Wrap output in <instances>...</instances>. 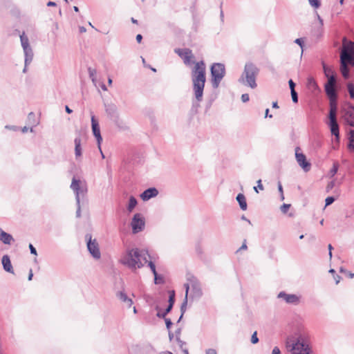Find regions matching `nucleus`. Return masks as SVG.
<instances>
[{
  "mask_svg": "<svg viewBox=\"0 0 354 354\" xmlns=\"http://www.w3.org/2000/svg\"><path fill=\"white\" fill-rule=\"evenodd\" d=\"M164 278L161 275H158V273L154 275V283L156 284H162L164 283Z\"/></svg>",
  "mask_w": 354,
  "mask_h": 354,
  "instance_id": "f704fd0d",
  "label": "nucleus"
},
{
  "mask_svg": "<svg viewBox=\"0 0 354 354\" xmlns=\"http://www.w3.org/2000/svg\"><path fill=\"white\" fill-rule=\"evenodd\" d=\"M340 71L342 74V76L345 79H348L349 77V69L348 68V65L341 64L340 65Z\"/></svg>",
  "mask_w": 354,
  "mask_h": 354,
  "instance_id": "7c9ffc66",
  "label": "nucleus"
},
{
  "mask_svg": "<svg viewBox=\"0 0 354 354\" xmlns=\"http://www.w3.org/2000/svg\"><path fill=\"white\" fill-rule=\"evenodd\" d=\"M259 73V69L252 63H247L244 71L239 81L241 84L255 88L257 86L256 78Z\"/></svg>",
  "mask_w": 354,
  "mask_h": 354,
  "instance_id": "7ed1b4c3",
  "label": "nucleus"
},
{
  "mask_svg": "<svg viewBox=\"0 0 354 354\" xmlns=\"http://www.w3.org/2000/svg\"><path fill=\"white\" fill-rule=\"evenodd\" d=\"M258 189H261V190H263V186L261 184V180H259L257 181V187H254V191L258 193L259 191H258Z\"/></svg>",
  "mask_w": 354,
  "mask_h": 354,
  "instance_id": "c03bdc74",
  "label": "nucleus"
},
{
  "mask_svg": "<svg viewBox=\"0 0 354 354\" xmlns=\"http://www.w3.org/2000/svg\"><path fill=\"white\" fill-rule=\"evenodd\" d=\"M291 354H310L309 345L301 339H297L290 350Z\"/></svg>",
  "mask_w": 354,
  "mask_h": 354,
  "instance_id": "6e6552de",
  "label": "nucleus"
},
{
  "mask_svg": "<svg viewBox=\"0 0 354 354\" xmlns=\"http://www.w3.org/2000/svg\"><path fill=\"white\" fill-rule=\"evenodd\" d=\"M300 149L297 147L295 149V158L299 165L305 171H308L311 168V165L306 160V156L299 152Z\"/></svg>",
  "mask_w": 354,
  "mask_h": 354,
  "instance_id": "9b49d317",
  "label": "nucleus"
},
{
  "mask_svg": "<svg viewBox=\"0 0 354 354\" xmlns=\"http://www.w3.org/2000/svg\"><path fill=\"white\" fill-rule=\"evenodd\" d=\"M206 66L203 61L195 64L192 71L193 91L197 101L203 100V90L206 82Z\"/></svg>",
  "mask_w": 354,
  "mask_h": 354,
  "instance_id": "f03ea898",
  "label": "nucleus"
},
{
  "mask_svg": "<svg viewBox=\"0 0 354 354\" xmlns=\"http://www.w3.org/2000/svg\"><path fill=\"white\" fill-rule=\"evenodd\" d=\"M335 201V198L333 197V196H328L326 198L325 200V205L326 206H328V205H330V204H332L333 202Z\"/></svg>",
  "mask_w": 354,
  "mask_h": 354,
  "instance_id": "37998d69",
  "label": "nucleus"
},
{
  "mask_svg": "<svg viewBox=\"0 0 354 354\" xmlns=\"http://www.w3.org/2000/svg\"><path fill=\"white\" fill-rule=\"evenodd\" d=\"M322 65L324 74L326 77L331 76L332 74H334V71L331 67L326 66L324 63H322Z\"/></svg>",
  "mask_w": 354,
  "mask_h": 354,
  "instance_id": "2f4dec72",
  "label": "nucleus"
},
{
  "mask_svg": "<svg viewBox=\"0 0 354 354\" xmlns=\"http://www.w3.org/2000/svg\"><path fill=\"white\" fill-rule=\"evenodd\" d=\"M142 39V36L140 34L137 35V36H136V41L138 43H140Z\"/></svg>",
  "mask_w": 354,
  "mask_h": 354,
  "instance_id": "4d7b16f0",
  "label": "nucleus"
},
{
  "mask_svg": "<svg viewBox=\"0 0 354 354\" xmlns=\"http://www.w3.org/2000/svg\"><path fill=\"white\" fill-rule=\"evenodd\" d=\"M151 258L147 250L132 248L127 250L120 259V262L132 270L141 268Z\"/></svg>",
  "mask_w": 354,
  "mask_h": 354,
  "instance_id": "f257e3e1",
  "label": "nucleus"
},
{
  "mask_svg": "<svg viewBox=\"0 0 354 354\" xmlns=\"http://www.w3.org/2000/svg\"><path fill=\"white\" fill-rule=\"evenodd\" d=\"M317 17L318 21L320 23V25L323 26V19L320 17V16L317 13Z\"/></svg>",
  "mask_w": 354,
  "mask_h": 354,
  "instance_id": "e2e57ef3",
  "label": "nucleus"
},
{
  "mask_svg": "<svg viewBox=\"0 0 354 354\" xmlns=\"http://www.w3.org/2000/svg\"><path fill=\"white\" fill-rule=\"evenodd\" d=\"M341 64L354 66V43L344 44L340 55Z\"/></svg>",
  "mask_w": 354,
  "mask_h": 354,
  "instance_id": "423d86ee",
  "label": "nucleus"
},
{
  "mask_svg": "<svg viewBox=\"0 0 354 354\" xmlns=\"http://www.w3.org/2000/svg\"><path fill=\"white\" fill-rule=\"evenodd\" d=\"M290 207V204H286V203H283L281 207H280V209L282 213L283 214H286L287 213V212L288 211L289 208Z\"/></svg>",
  "mask_w": 354,
  "mask_h": 354,
  "instance_id": "ea45409f",
  "label": "nucleus"
},
{
  "mask_svg": "<svg viewBox=\"0 0 354 354\" xmlns=\"http://www.w3.org/2000/svg\"><path fill=\"white\" fill-rule=\"evenodd\" d=\"M118 297L126 304L127 308H130L133 305V301L131 299L129 298L127 294L124 292H119L118 293Z\"/></svg>",
  "mask_w": 354,
  "mask_h": 354,
  "instance_id": "5701e85b",
  "label": "nucleus"
},
{
  "mask_svg": "<svg viewBox=\"0 0 354 354\" xmlns=\"http://www.w3.org/2000/svg\"><path fill=\"white\" fill-rule=\"evenodd\" d=\"M337 170H338V165L334 164L333 168L330 170L331 174L333 176H334L337 172Z\"/></svg>",
  "mask_w": 354,
  "mask_h": 354,
  "instance_id": "09e8293b",
  "label": "nucleus"
},
{
  "mask_svg": "<svg viewBox=\"0 0 354 354\" xmlns=\"http://www.w3.org/2000/svg\"><path fill=\"white\" fill-rule=\"evenodd\" d=\"M86 239L87 240V248L90 254L95 259H100L101 253L96 239H92V236L89 234L86 235Z\"/></svg>",
  "mask_w": 354,
  "mask_h": 354,
  "instance_id": "1a4fd4ad",
  "label": "nucleus"
},
{
  "mask_svg": "<svg viewBox=\"0 0 354 354\" xmlns=\"http://www.w3.org/2000/svg\"><path fill=\"white\" fill-rule=\"evenodd\" d=\"M175 53L183 59L186 65L190 64L194 58L193 53L189 48H176L175 49Z\"/></svg>",
  "mask_w": 354,
  "mask_h": 354,
  "instance_id": "f8f14e48",
  "label": "nucleus"
},
{
  "mask_svg": "<svg viewBox=\"0 0 354 354\" xmlns=\"http://www.w3.org/2000/svg\"><path fill=\"white\" fill-rule=\"evenodd\" d=\"M174 297H175L174 291H171L170 292V295L169 297V306L165 309V313L158 312L157 313V317H158L160 318H165V317L167 315V314L171 311V310L173 307V305L174 304V301H175Z\"/></svg>",
  "mask_w": 354,
  "mask_h": 354,
  "instance_id": "aec40b11",
  "label": "nucleus"
},
{
  "mask_svg": "<svg viewBox=\"0 0 354 354\" xmlns=\"http://www.w3.org/2000/svg\"><path fill=\"white\" fill-rule=\"evenodd\" d=\"M272 354H281L280 349L277 346L274 347Z\"/></svg>",
  "mask_w": 354,
  "mask_h": 354,
  "instance_id": "5fc2aeb1",
  "label": "nucleus"
},
{
  "mask_svg": "<svg viewBox=\"0 0 354 354\" xmlns=\"http://www.w3.org/2000/svg\"><path fill=\"white\" fill-rule=\"evenodd\" d=\"M28 121L30 124H32L33 127L37 125L38 122L35 120V115L33 112H30L28 115Z\"/></svg>",
  "mask_w": 354,
  "mask_h": 354,
  "instance_id": "473e14b6",
  "label": "nucleus"
},
{
  "mask_svg": "<svg viewBox=\"0 0 354 354\" xmlns=\"http://www.w3.org/2000/svg\"><path fill=\"white\" fill-rule=\"evenodd\" d=\"M32 277H33L32 270L30 269L29 275H28V280L29 281L32 280Z\"/></svg>",
  "mask_w": 354,
  "mask_h": 354,
  "instance_id": "680f3d73",
  "label": "nucleus"
},
{
  "mask_svg": "<svg viewBox=\"0 0 354 354\" xmlns=\"http://www.w3.org/2000/svg\"><path fill=\"white\" fill-rule=\"evenodd\" d=\"M185 300L183 301V303L181 305V308H180V310H181V315L178 319V322L180 320V319L183 317V315L184 314V313L185 312V309H186V306H187V295H188V292H189V284H185Z\"/></svg>",
  "mask_w": 354,
  "mask_h": 354,
  "instance_id": "a878e982",
  "label": "nucleus"
},
{
  "mask_svg": "<svg viewBox=\"0 0 354 354\" xmlns=\"http://www.w3.org/2000/svg\"><path fill=\"white\" fill-rule=\"evenodd\" d=\"M70 187L75 195L76 203H81V200L84 202L86 199L88 187L85 181L73 177Z\"/></svg>",
  "mask_w": 354,
  "mask_h": 354,
  "instance_id": "20e7f679",
  "label": "nucleus"
},
{
  "mask_svg": "<svg viewBox=\"0 0 354 354\" xmlns=\"http://www.w3.org/2000/svg\"><path fill=\"white\" fill-rule=\"evenodd\" d=\"M105 111L112 120L118 118V109L114 104H105Z\"/></svg>",
  "mask_w": 354,
  "mask_h": 354,
  "instance_id": "6ab92c4d",
  "label": "nucleus"
},
{
  "mask_svg": "<svg viewBox=\"0 0 354 354\" xmlns=\"http://www.w3.org/2000/svg\"><path fill=\"white\" fill-rule=\"evenodd\" d=\"M336 113H337V107H335L334 105H332L331 109H330L329 111V127L330 129V132L332 135L335 136V141L337 142H339V125L337 124V118H336Z\"/></svg>",
  "mask_w": 354,
  "mask_h": 354,
  "instance_id": "0eeeda50",
  "label": "nucleus"
},
{
  "mask_svg": "<svg viewBox=\"0 0 354 354\" xmlns=\"http://www.w3.org/2000/svg\"><path fill=\"white\" fill-rule=\"evenodd\" d=\"M251 342L254 344L259 342V338L257 337V331L254 332V333L252 335Z\"/></svg>",
  "mask_w": 354,
  "mask_h": 354,
  "instance_id": "a19ab883",
  "label": "nucleus"
},
{
  "mask_svg": "<svg viewBox=\"0 0 354 354\" xmlns=\"http://www.w3.org/2000/svg\"><path fill=\"white\" fill-rule=\"evenodd\" d=\"M325 91L330 99V109H331L332 105H334L335 107H337L336 99H337V93L335 88V85L326 84L325 85Z\"/></svg>",
  "mask_w": 354,
  "mask_h": 354,
  "instance_id": "4468645a",
  "label": "nucleus"
},
{
  "mask_svg": "<svg viewBox=\"0 0 354 354\" xmlns=\"http://www.w3.org/2000/svg\"><path fill=\"white\" fill-rule=\"evenodd\" d=\"M350 134L348 148L354 151V130H351Z\"/></svg>",
  "mask_w": 354,
  "mask_h": 354,
  "instance_id": "72a5a7b5",
  "label": "nucleus"
},
{
  "mask_svg": "<svg viewBox=\"0 0 354 354\" xmlns=\"http://www.w3.org/2000/svg\"><path fill=\"white\" fill-rule=\"evenodd\" d=\"M145 219L141 214H134L131 222V226L133 234H137L143 230L145 227Z\"/></svg>",
  "mask_w": 354,
  "mask_h": 354,
  "instance_id": "9d476101",
  "label": "nucleus"
},
{
  "mask_svg": "<svg viewBox=\"0 0 354 354\" xmlns=\"http://www.w3.org/2000/svg\"><path fill=\"white\" fill-rule=\"evenodd\" d=\"M158 194V191L155 187H151L145 190L141 194L140 198L142 201H147L151 198L156 197Z\"/></svg>",
  "mask_w": 354,
  "mask_h": 354,
  "instance_id": "a211bd4d",
  "label": "nucleus"
},
{
  "mask_svg": "<svg viewBox=\"0 0 354 354\" xmlns=\"http://www.w3.org/2000/svg\"><path fill=\"white\" fill-rule=\"evenodd\" d=\"M328 82L326 84L335 85L336 80L334 74H332L331 76L327 77Z\"/></svg>",
  "mask_w": 354,
  "mask_h": 354,
  "instance_id": "4c0bfd02",
  "label": "nucleus"
},
{
  "mask_svg": "<svg viewBox=\"0 0 354 354\" xmlns=\"http://www.w3.org/2000/svg\"><path fill=\"white\" fill-rule=\"evenodd\" d=\"M308 2H309V4L315 8H318L321 6V3H320L319 0H308Z\"/></svg>",
  "mask_w": 354,
  "mask_h": 354,
  "instance_id": "e433bc0d",
  "label": "nucleus"
},
{
  "mask_svg": "<svg viewBox=\"0 0 354 354\" xmlns=\"http://www.w3.org/2000/svg\"><path fill=\"white\" fill-rule=\"evenodd\" d=\"M278 298L283 299L287 304H297L299 302V297L294 294H287L285 292H280Z\"/></svg>",
  "mask_w": 354,
  "mask_h": 354,
  "instance_id": "dca6fc26",
  "label": "nucleus"
},
{
  "mask_svg": "<svg viewBox=\"0 0 354 354\" xmlns=\"http://www.w3.org/2000/svg\"><path fill=\"white\" fill-rule=\"evenodd\" d=\"M91 127L93 133L97 140V144L100 146L102 141V138L100 133V129L97 120L95 118L94 115H91Z\"/></svg>",
  "mask_w": 354,
  "mask_h": 354,
  "instance_id": "ddd939ff",
  "label": "nucleus"
},
{
  "mask_svg": "<svg viewBox=\"0 0 354 354\" xmlns=\"http://www.w3.org/2000/svg\"><path fill=\"white\" fill-rule=\"evenodd\" d=\"M65 110L68 113H71L73 112L72 109H71L68 106H65Z\"/></svg>",
  "mask_w": 354,
  "mask_h": 354,
  "instance_id": "0e129e2a",
  "label": "nucleus"
},
{
  "mask_svg": "<svg viewBox=\"0 0 354 354\" xmlns=\"http://www.w3.org/2000/svg\"><path fill=\"white\" fill-rule=\"evenodd\" d=\"M148 266L150 268L151 272H153V275L157 274L156 270V266L151 261H148L147 262Z\"/></svg>",
  "mask_w": 354,
  "mask_h": 354,
  "instance_id": "58836bf2",
  "label": "nucleus"
},
{
  "mask_svg": "<svg viewBox=\"0 0 354 354\" xmlns=\"http://www.w3.org/2000/svg\"><path fill=\"white\" fill-rule=\"evenodd\" d=\"M187 284L189 285V288H191L192 289L194 295L195 297H201V296L202 291H201L200 284L194 277L189 279V283H187Z\"/></svg>",
  "mask_w": 354,
  "mask_h": 354,
  "instance_id": "f3484780",
  "label": "nucleus"
},
{
  "mask_svg": "<svg viewBox=\"0 0 354 354\" xmlns=\"http://www.w3.org/2000/svg\"><path fill=\"white\" fill-rule=\"evenodd\" d=\"M343 117L346 122L351 126L354 127V106H348L343 109Z\"/></svg>",
  "mask_w": 354,
  "mask_h": 354,
  "instance_id": "2eb2a0df",
  "label": "nucleus"
},
{
  "mask_svg": "<svg viewBox=\"0 0 354 354\" xmlns=\"http://www.w3.org/2000/svg\"><path fill=\"white\" fill-rule=\"evenodd\" d=\"M206 354H217L215 349L209 348L206 351Z\"/></svg>",
  "mask_w": 354,
  "mask_h": 354,
  "instance_id": "6e6d98bb",
  "label": "nucleus"
},
{
  "mask_svg": "<svg viewBox=\"0 0 354 354\" xmlns=\"http://www.w3.org/2000/svg\"><path fill=\"white\" fill-rule=\"evenodd\" d=\"M23 50H24V55H25V64H26V66H28L32 61L33 52H32L31 47L24 48Z\"/></svg>",
  "mask_w": 354,
  "mask_h": 354,
  "instance_id": "b1692460",
  "label": "nucleus"
},
{
  "mask_svg": "<svg viewBox=\"0 0 354 354\" xmlns=\"http://www.w3.org/2000/svg\"><path fill=\"white\" fill-rule=\"evenodd\" d=\"M176 340L178 342V343H179V344H180V346L181 347H182V346H183V345L185 344L183 341H181V340L180 339V337H177V338H176Z\"/></svg>",
  "mask_w": 354,
  "mask_h": 354,
  "instance_id": "774afa93",
  "label": "nucleus"
},
{
  "mask_svg": "<svg viewBox=\"0 0 354 354\" xmlns=\"http://www.w3.org/2000/svg\"><path fill=\"white\" fill-rule=\"evenodd\" d=\"M212 84L214 88L218 87L225 75V67L222 63H214L211 66Z\"/></svg>",
  "mask_w": 354,
  "mask_h": 354,
  "instance_id": "39448f33",
  "label": "nucleus"
},
{
  "mask_svg": "<svg viewBox=\"0 0 354 354\" xmlns=\"http://www.w3.org/2000/svg\"><path fill=\"white\" fill-rule=\"evenodd\" d=\"M288 84H289V86L290 88V92H291V91H292V89H295V84L294 83V82L292 80H290L288 81Z\"/></svg>",
  "mask_w": 354,
  "mask_h": 354,
  "instance_id": "603ef678",
  "label": "nucleus"
},
{
  "mask_svg": "<svg viewBox=\"0 0 354 354\" xmlns=\"http://www.w3.org/2000/svg\"><path fill=\"white\" fill-rule=\"evenodd\" d=\"M236 201H238L240 208L242 210L247 209V203L245 196L243 194H239L236 196Z\"/></svg>",
  "mask_w": 354,
  "mask_h": 354,
  "instance_id": "bb28decb",
  "label": "nucleus"
},
{
  "mask_svg": "<svg viewBox=\"0 0 354 354\" xmlns=\"http://www.w3.org/2000/svg\"><path fill=\"white\" fill-rule=\"evenodd\" d=\"M241 219L247 221L250 225H252L251 221L249 219H248L244 215L241 216Z\"/></svg>",
  "mask_w": 354,
  "mask_h": 354,
  "instance_id": "052dcab7",
  "label": "nucleus"
},
{
  "mask_svg": "<svg viewBox=\"0 0 354 354\" xmlns=\"http://www.w3.org/2000/svg\"><path fill=\"white\" fill-rule=\"evenodd\" d=\"M278 189L281 194L283 193V187L280 182L278 183Z\"/></svg>",
  "mask_w": 354,
  "mask_h": 354,
  "instance_id": "bf43d9fd",
  "label": "nucleus"
},
{
  "mask_svg": "<svg viewBox=\"0 0 354 354\" xmlns=\"http://www.w3.org/2000/svg\"><path fill=\"white\" fill-rule=\"evenodd\" d=\"M77 204V211H76V216L80 218L81 216V203Z\"/></svg>",
  "mask_w": 354,
  "mask_h": 354,
  "instance_id": "a18cd8bd",
  "label": "nucleus"
},
{
  "mask_svg": "<svg viewBox=\"0 0 354 354\" xmlns=\"http://www.w3.org/2000/svg\"><path fill=\"white\" fill-rule=\"evenodd\" d=\"M75 142V158H78L82 156V147H81V138L80 136L76 137L74 140Z\"/></svg>",
  "mask_w": 354,
  "mask_h": 354,
  "instance_id": "393cba45",
  "label": "nucleus"
},
{
  "mask_svg": "<svg viewBox=\"0 0 354 354\" xmlns=\"http://www.w3.org/2000/svg\"><path fill=\"white\" fill-rule=\"evenodd\" d=\"M1 262H2L3 269L6 272H8L12 273V274L14 273L13 268H12V266L11 264V261H10V257L8 255H7V254L3 255L2 257Z\"/></svg>",
  "mask_w": 354,
  "mask_h": 354,
  "instance_id": "412c9836",
  "label": "nucleus"
},
{
  "mask_svg": "<svg viewBox=\"0 0 354 354\" xmlns=\"http://www.w3.org/2000/svg\"><path fill=\"white\" fill-rule=\"evenodd\" d=\"M88 73H89L90 77L92 79L93 81H94L95 80V71L91 69V68H88Z\"/></svg>",
  "mask_w": 354,
  "mask_h": 354,
  "instance_id": "8fccbe9b",
  "label": "nucleus"
},
{
  "mask_svg": "<svg viewBox=\"0 0 354 354\" xmlns=\"http://www.w3.org/2000/svg\"><path fill=\"white\" fill-rule=\"evenodd\" d=\"M241 100L243 102H247L250 100V97L248 93H244L241 95Z\"/></svg>",
  "mask_w": 354,
  "mask_h": 354,
  "instance_id": "49530a36",
  "label": "nucleus"
},
{
  "mask_svg": "<svg viewBox=\"0 0 354 354\" xmlns=\"http://www.w3.org/2000/svg\"><path fill=\"white\" fill-rule=\"evenodd\" d=\"M307 87L311 91H315L317 88V84L313 77H308L307 80Z\"/></svg>",
  "mask_w": 354,
  "mask_h": 354,
  "instance_id": "cd10ccee",
  "label": "nucleus"
},
{
  "mask_svg": "<svg viewBox=\"0 0 354 354\" xmlns=\"http://www.w3.org/2000/svg\"><path fill=\"white\" fill-rule=\"evenodd\" d=\"M79 30L80 33H84L86 31V29L84 26H80Z\"/></svg>",
  "mask_w": 354,
  "mask_h": 354,
  "instance_id": "13d9d810",
  "label": "nucleus"
},
{
  "mask_svg": "<svg viewBox=\"0 0 354 354\" xmlns=\"http://www.w3.org/2000/svg\"><path fill=\"white\" fill-rule=\"evenodd\" d=\"M164 319H165V324H166L167 328L168 330H169L171 326V325H172V322H171V319H169V318H165V317Z\"/></svg>",
  "mask_w": 354,
  "mask_h": 354,
  "instance_id": "de8ad7c7",
  "label": "nucleus"
},
{
  "mask_svg": "<svg viewBox=\"0 0 354 354\" xmlns=\"http://www.w3.org/2000/svg\"><path fill=\"white\" fill-rule=\"evenodd\" d=\"M20 40L23 49L30 47L29 44V40L27 36L24 33L20 35Z\"/></svg>",
  "mask_w": 354,
  "mask_h": 354,
  "instance_id": "c756f323",
  "label": "nucleus"
},
{
  "mask_svg": "<svg viewBox=\"0 0 354 354\" xmlns=\"http://www.w3.org/2000/svg\"><path fill=\"white\" fill-rule=\"evenodd\" d=\"M0 241L4 244L10 245L12 241H14V239L11 234L4 232L1 228H0Z\"/></svg>",
  "mask_w": 354,
  "mask_h": 354,
  "instance_id": "4be33fe9",
  "label": "nucleus"
},
{
  "mask_svg": "<svg viewBox=\"0 0 354 354\" xmlns=\"http://www.w3.org/2000/svg\"><path fill=\"white\" fill-rule=\"evenodd\" d=\"M47 6H56V3L53 2V1H49L48 3H47Z\"/></svg>",
  "mask_w": 354,
  "mask_h": 354,
  "instance_id": "69168bd1",
  "label": "nucleus"
},
{
  "mask_svg": "<svg viewBox=\"0 0 354 354\" xmlns=\"http://www.w3.org/2000/svg\"><path fill=\"white\" fill-rule=\"evenodd\" d=\"M291 93L292 100L295 103H297L298 102V95L297 92L295 91V89H292V91Z\"/></svg>",
  "mask_w": 354,
  "mask_h": 354,
  "instance_id": "79ce46f5",
  "label": "nucleus"
},
{
  "mask_svg": "<svg viewBox=\"0 0 354 354\" xmlns=\"http://www.w3.org/2000/svg\"><path fill=\"white\" fill-rule=\"evenodd\" d=\"M348 91L349 93L350 97L352 99H354V85L352 83H348L347 85Z\"/></svg>",
  "mask_w": 354,
  "mask_h": 354,
  "instance_id": "c9c22d12",
  "label": "nucleus"
},
{
  "mask_svg": "<svg viewBox=\"0 0 354 354\" xmlns=\"http://www.w3.org/2000/svg\"><path fill=\"white\" fill-rule=\"evenodd\" d=\"M136 205H137V200H136V198L134 196H130L129 201V203H128V206H127L128 211L129 212H132L133 209L136 206Z\"/></svg>",
  "mask_w": 354,
  "mask_h": 354,
  "instance_id": "c85d7f7f",
  "label": "nucleus"
},
{
  "mask_svg": "<svg viewBox=\"0 0 354 354\" xmlns=\"http://www.w3.org/2000/svg\"><path fill=\"white\" fill-rule=\"evenodd\" d=\"M29 248L31 254L37 255V250L32 244L29 245Z\"/></svg>",
  "mask_w": 354,
  "mask_h": 354,
  "instance_id": "3c124183",
  "label": "nucleus"
},
{
  "mask_svg": "<svg viewBox=\"0 0 354 354\" xmlns=\"http://www.w3.org/2000/svg\"><path fill=\"white\" fill-rule=\"evenodd\" d=\"M169 338L170 341H171L174 338V334L170 330H169Z\"/></svg>",
  "mask_w": 354,
  "mask_h": 354,
  "instance_id": "338daca9",
  "label": "nucleus"
},
{
  "mask_svg": "<svg viewBox=\"0 0 354 354\" xmlns=\"http://www.w3.org/2000/svg\"><path fill=\"white\" fill-rule=\"evenodd\" d=\"M295 42L296 44H297L298 45H299V46H301V48H302V47H303V44H304V42H303V40H302V39H301V38H297V39H295Z\"/></svg>",
  "mask_w": 354,
  "mask_h": 354,
  "instance_id": "864d4df0",
  "label": "nucleus"
}]
</instances>
